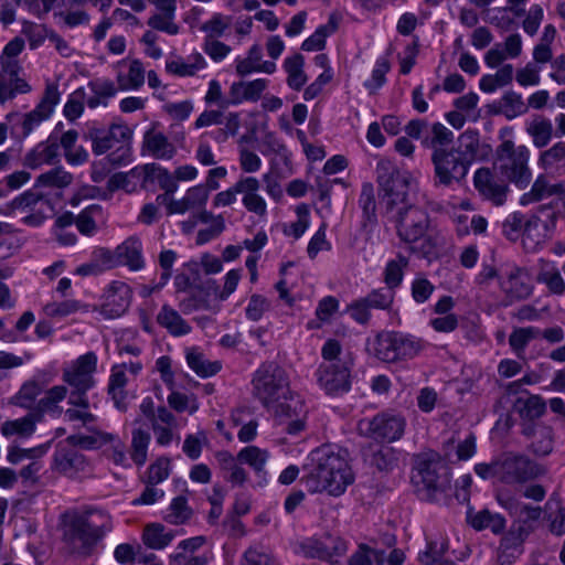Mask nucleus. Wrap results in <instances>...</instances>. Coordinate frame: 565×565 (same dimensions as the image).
Wrapping results in <instances>:
<instances>
[{
  "instance_id": "nucleus-1",
  "label": "nucleus",
  "mask_w": 565,
  "mask_h": 565,
  "mask_svg": "<svg viewBox=\"0 0 565 565\" xmlns=\"http://www.w3.org/2000/svg\"><path fill=\"white\" fill-rule=\"evenodd\" d=\"M311 461L315 466L303 479L311 493L340 497L354 482L355 476L344 450L323 446L311 452Z\"/></svg>"
},
{
  "instance_id": "nucleus-2",
  "label": "nucleus",
  "mask_w": 565,
  "mask_h": 565,
  "mask_svg": "<svg viewBox=\"0 0 565 565\" xmlns=\"http://www.w3.org/2000/svg\"><path fill=\"white\" fill-rule=\"evenodd\" d=\"M479 140L473 134H462L457 147L436 149L431 154L436 185H460L476 160Z\"/></svg>"
},
{
  "instance_id": "nucleus-3",
  "label": "nucleus",
  "mask_w": 565,
  "mask_h": 565,
  "mask_svg": "<svg viewBox=\"0 0 565 565\" xmlns=\"http://www.w3.org/2000/svg\"><path fill=\"white\" fill-rule=\"evenodd\" d=\"M430 221L428 213L415 205L401 207L397 220V234L412 253L427 257L434 250V242L429 235Z\"/></svg>"
},
{
  "instance_id": "nucleus-4",
  "label": "nucleus",
  "mask_w": 565,
  "mask_h": 565,
  "mask_svg": "<svg viewBox=\"0 0 565 565\" xmlns=\"http://www.w3.org/2000/svg\"><path fill=\"white\" fill-rule=\"evenodd\" d=\"M502 232L509 241H519L526 250L536 252L550 238L552 228L534 213L513 212L504 220Z\"/></svg>"
},
{
  "instance_id": "nucleus-5",
  "label": "nucleus",
  "mask_w": 565,
  "mask_h": 565,
  "mask_svg": "<svg viewBox=\"0 0 565 565\" xmlns=\"http://www.w3.org/2000/svg\"><path fill=\"white\" fill-rule=\"evenodd\" d=\"M132 129L122 121H114L106 131L89 132L92 150L95 154L111 151L106 159L113 164H126L130 161V141Z\"/></svg>"
},
{
  "instance_id": "nucleus-6",
  "label": "nucleus",
  "mask_w": 565,
  "mask_h": 565,
  "mask_svg": "<svg viewBox=\"0 0 565 565\" xmlns=\"http://www.w3.org/2000/svg\"><path fill=\"white\" fill-rule=\"evenodd\" d=\"M253 383L256 394L266 405L281 399L285 394L291 391L287 371L275 363L259 367Z\"/></svg>"
},
{
  "instance_id": "nucleus-7",
  "label": "nucleus",
  "mask_w": 565,
  "mask_h": 565,
  "mask_svg": "<svg viewBox=\"0 0 565 565\" xmlns=\"http://www.w3.org/2000/svg\"><path fill=\"white\" fill-rule=\"evenodd\" d=\"M500 168L505 178L519 189L529 185L532 172L529 168L530 150L525 146L514 147L505 141L500 148Z\"/></svg>"
},
{
  "instance_id": "nucleus-8",
  "label": "nucleus",
  "mask_w": 565,
  "mask_h": 565,
  "mask_svg": "<svg viewBox=\"0 0 565 565\" xmlns=\"http://www.w3.org/2000/svg\"><path fill=\"white\" fill-rule=\"evenodd\" d=\"M380 196L391 207H406L416 194L417 183L408 171H394L388 177L379 178Z\"/></svg>"
},
{
  "instance_id": "nucleus-9",
  "label": "nucleus",
  "mask_w": 565,
  "mask_h": 565,
  "mask_svg": "<svg viewBox=\"0 0 565 565\" xmlns=\"http://www.w3.org/2000/svg\"><path fill=\"white\" fill-rule=\"evenodd\" d=\"M412 481L418 492L426 499H431L433 493L447 481V469L435 455L419 456L413 470Z\"/></svg>"
},
{
  "instance_id": "nucleus-10",
  "label": "nucleus",
  "mask_w": 565,
  "mask_h": 565,
  "mask_svg": "<svg viewBox=\"0 0 565 565\" xmlns=\"http://www.w3.org/2000/svg\"><path fill=\"white\" fill-rule=\"evenodd\" d=\"M274 404H276L274 411L276 422L288 434L297 435L305 429L308 412L305 399L299 393L290 391Z\"/></svg>"
},
{
  "instance_id": "nucleus-11",
  "label": "nucleus",
  "mask_w": 565,
  "mask_h": 565,
  "mask_svg": "<svg viewBox=\"0 0 565 565\" xmlns=\"http://www.w3.org/2000/svg\"><path fill=\"white\" fill-rule=\"evenodd\" d=\"M405 426L404 417L386 412L372 418L361 419L358 423V430L361 435L374 439L395 441L403 436Z\"/></svg>"
},
{
  "instance_id": "nucleus-12",
  "label": "nucleus",
  "mask_w": 565,
  "mask_h": 565,
  "mask_svg": "<svg viewBox=\"0 0 565 565\" xmlns=\"http://www.w3.org/2000/svg\"><path fill=\"white\" fill-rule=\"evenodd\" d=\"M299 548L306 557L334 562L347 552L348 547L341 537L323 534L303 540Z\"/></svg>"
},
{
  "instance_id": "nucleus-13",
  "label": "nucleus",
  "mask_w": 565,
  "mask_h": 565,
  "mask_svg": "<svg viewBox=\"0 0 565 565\" xmlns=\"http://www.w3.org/2000/svg\"><path fill=\"white\" fill-rule=\"evenodd\" d=\"M352 362L321 363L317 380L327 394L337 395L350 388V370Z\"/></svg>"
},
{
  "instance_id": "nucleus-14",
  "label": "nucleus",
  "mask_w": 565,
  "mask_h": 565,
  "mask_svg": "<svg viewBox=\"0 0 565 565\" xmlns=\"http://www.w3.org/2000/svg\"><path fill=\"white\" fill-rule=\"evenodd\" d=\"M96 365L97 356L94 353L81 355L64 369L63 380L77 391H88L94 385Z\"/></svg>"
},
{
  "instance_id": "nucleus-15",
  "label": "nucleus",
  "mask_w": 565,
  "mask_h": 565,
  "mask_svg": "<svg viewBox=\"0 0 565 565\" xmlns=\"http://www.w3.org/2000/svg\"><path fill=\"white\" fill-rule=\"evenodd\" d=\"M260 182L254 177H244L237 181V191L242 194V204L249 212L265 220L267 217L266 200L259 194Z\"/></svg>"
},
{
  "instance_id": "nucleus-16",
  "label": "nucleus",
  "mask_w": 565,
  "mask_h": 565,
  "mask_svg": "<svg viewBox=\"0 0 565 565\" xmlns=\"http://www.w3.org/2000/svg\"><path fill=\"white\" fill-rule=\"evenodd\" d=\"M131 297V289L126 282H113L105 292L103 315L109 319L120 317L129 307Z\"/></svg>"
},
{
  "instance_id": "nucleus-17",
  "label": "nucleus",
  "mask_w": 565,
  "mask_h": 565,
  "mask_svg": "<svg viewBox=\"0 0 565 565\" xmlns=\"http://www.w3.org/2000/svg\"><path fill=\"white\" fill-rule=\"evenodd\" d=\"M497 499L503 509L518 519V522L520 523L518 529L526 530L531 526L532 531L534 530L533 523L537 522L542 516L541 507L519 502L503 493H498Z\"/></svg>"
},
{
  "instance_id": "nucleus-18",
  "label": "nucleus",
  "mask_w": 565,
  "mask_h": 565,
  "mask_svg": "<svg viewBox=\"0 0 565 565\" xmlns=\"http://www.w3.org/2000/svg\"><path fill=\"white\" fill-rule=\"evenodd\" d=\"M142 152L156 159L170 160L177 153V148L162 131L157 129V125H152L143 135Z\"/></svg>"
},
{
  "instance_id": "nucleus-19",
  "label": "nucleus",
  "mask_w": 565,
  "mask_h": 565,
  "mask_svg": "<svg viewBox=\"0 0 565 565\" xmlns=\"http://www.w3.org/2000/svg\"><path fill=\"white\" fill-rule=\"evenodd\" d=\"M115 70L117 85L121 90L137 89L145 82V70L137 60H121L116 63Z\"/></svg>"
},
{
  "instance_id": "nucleus-20",
  "label": "nucleus",
  "mask_w": 565,
  "mask_h": 565,
  "mask_svg": "<svg viewBox=\"0 0 565 565\" xmlns=\"http://www.w3.org/2000/svg\"><path fill=\"white\" fill-rule=\"evenodd\" d=\"M207 63L203 55L193 52L185 57L174 56L166 61V71L169 74L179 77L194 76L198 72L204 70Z\"/></svg>"
},
{
  "instance_id": "nucleus-21",
  "label": "nucleus",
  "mask_w": 565,
  "mask_h": 565,
  "mask_svg": "<svg viewBox=\"0 0 565 565\" xmlns=\"http://www.w3.org/2000/svg\"><path fill=\"white\" fill-rule=\"evenodd\" d=\"M22 68L0 70V103L12 99L18 94H26L31 92L29 83L19 76Z\"/></svg>"
},
{
  "instance_id": "nucleus-22",
  "label": "nucleus",
  "mask_w": 565,
  "mask_h": 565,
  "mask_svg": "<svg viewBox=\"0 0 565 565\" xmlns=\"http://www.w3.org/2000/svg\"><path fill=\"white\" fill-rule=\"evenodd\" d=\"M266 78H256L248 82H235L230 87L232 105H238L244 102H256L268 86Z\"/></svg>"
},
{
  "instance_id": "nucleus-23",
  "label": "nucleus",
  "mask_w": 565,
  "mask_h": 565,
  "mask_svg": "<svg viewBox=\"0 0 565 565\" xmlns=\"http://www.w3.org/2000/svg\"><path fill=\"white\" fill-rule=\"evenodd\" d=\"M531 532V526L526 530L516 529L502 539L498 556L500 565H510L522 553V544Z\"/></svg>"
},
{
  "instance_id": "nucleus-24",
  "label": "nucleus",
  "mask_w": 565,
  "mask_h": 565,
  "mask_svg": "<svg viewBox=\"0 0 565 565\" xmlns=\"http://www.w3.org/2000/svg\"><path fill=\"white\" fill-rule=\"evenodd\" d=\"M306 61L300 53H294L285 57L282 70L286 73V83L294 90L303 88L308 81L305 71Z\"/></svg>"
},
{
  "instance_id": "nucleus-25",
  "label": "nucleus",
  "mask_w": 565,
  "mask_h": 565,
  "mask_svg": "<svg viewBox=\"0 0 565 565\" xmlns=\"http://www.w3.org/2000/svg\"><path fill=\"white\" fill-rule=\"evenodd\" d=\"M501 287L504 292L515 299L529 297L533 289L530 275L519 268L512 270L508 277L501 281Z\"/></svg>"
},
{
  "instance_id": "nucleus-26",
  "label": "nucleus",
  "mask_w": 565,
  "mask_h": 565,
  "mask_svg": "<svg viewBox=\"0 0 565 565\" xmlns=\"http://www.w3.org/2000/svg\"><path fill=\"white\" fill-rule=\"evenodd\" d=\"M396 333L383 332L370 339L367 350L384 362L397 361Z\"/></svg>"
},
{
  "instance_id": "nucleus-27",
  "label": "nucleus",
  "mask_w": 565,
  "mask_h": 565,
  "mask_svg": "<svg viewBox=\"0 0 565 565\" xmlns=\"http://www.w3.org/2000/svg\"><path fill=\"white\" fill-rule=\"evenodd\" d=\"M177 533L161 523H149L145 526L141 540L151 550H163L171 544Z\"/></svg>"
},
{
  "instance_id": "nucleus-28",
  "label": "nucleus",
  "mask_w": 565,
  "mask_h": 565,
  "mask_svg": "<svg viewBox=\"0 0 565 565\" xmlns=\"http://www.w3.org/2000/svg\"><path fill=\"white\" fill-rule=\"evenodd\" d=\"M473 183L476 189L484 198L492 200L498 205L503 203L505 194L504 188L493 181L489 169H478L473 175Z\"/></svg>"
},
{
  "instance_id": "nucleus-29",
  "label": "nucleus",
  "mask_w": 565,
  "mask_h": 565,
  "mask_svg": "<svg viewBox=\"0 0 565 565\" xmlns=\"http://www.w3.org/2000/svg\"><path fill=\"white\" fill-rule=\"evenodd\" d=\"M90 306L76 299H65L61 301H50L42 308L45 317L51 319H64L77 312H88Z\"/></svg>"
},
{
  "instance_id": "nucleus-30",
  "label": "nucleus",
  "mask_w": 565,
  "mask_h": 565,
  "mask_svg": "<svg viewBox=\"0 0 565 565\" xmlns=\"http://www.w3.org/2000/svg\"><path fill=\"white\" fill-rule=\"evenodd\" d=\"M204 543V539L201 536L191 537L188 540H183L178 544L177 552L170 555L172 562H177L178 564L181 561H184L182 565H206L207 557L204 555L191 556L188 554H192L198 548H200Z\"/></svg>"
},
{
  "instance_id": "nucleus-31",
  "label": "nucleus",
  "mask_w": 565,
  "mask_h": 565,
  "mask_svg": "<svg viewBox=\"0 0 565 565\" xmlns=\"http://www.w3.org/2000/svg\"><path fill=\"white\" fill-rule=\"evenodd\" d=\"M50 117L51 116L47 113L36 106L32 111L24 115L10 113L6 116V120L12 124V135L15 134V124L19 122L22 128V137H26Z\"/></svg>"
},
{
  "instance_id": "nucleus-32",
  "label": "nucleus",
  "mask_w": 565,
  "mask_h": 565,
  "mask_svg": "<svg viewBox=\"0 0 565 565\" xmlns=\"http://www.w3.org/2000/svg\"><path fill=\"white\" fill-rule=\"evenodd\" d=\"M339 21L337 14H331L326 24L318 26L316 31L302 42L301 49L306 52L323 50L327 39L338 30Z\"/></svg>"
},
{
  "instance_id": "nucleus-33",
  "label": "nucleus",
  "mask_w": 565,
  "mask_h": 565,
  "mask_svg": "<svg viewBox=\"0 0 565 565\" xmlns=\"http://www.w3.org/2000/svg\"><path fill=\"white\" fill-rule=\"evenodd\" d=\"M296 221L284 223L281 232L285 236L294 239L301 238L311 225V212L307 204L300 203L295 206Z\"/></svg>"
},
{
  "instance_id": "nucleus-34",
  "label": "nucleus",
  "mask_w": 565,
  "mask_h": 565,
  "mask_svg": "<svg viewBox=\"0 0 565 565\" xmlns=\"http://www.w3.org/2000/svg\"><path fill=\"white\" fill-rule=\"evenodd\" d=\"M116 256L120 264L131 270H139L143 266L141 243L137 238H128L116 249Z\"/></svg>"
},
{
  "instance_id": "nucleus-35",
  "label": "nucleus",
  "mask_w": 565,
  "mask_h": 565,
  "mask_svg": "<svg viewBox=\"0 0 565 565\" xmlns=\"http://www.w3.org/2000/svg\"><path fill=\"white\" fill-rule=\"evenodd\" d=\"M104 221L103 209L97 204H92L78 214L75 224L81 234L93 236L97 232L98 225Z\"/></svg>"
},
{
  "instance_id": "nucleus-36",
  "label": "nucleus",
  "mask_w": 565,
  "mask_h": 565,
  "mask_svg": "<svg viewBox=\"0 0 565 565\" xmlns=\"http://www.w3.org/2000/svg\"><path fill=\"white\" fill-rule=\"evenodd\" d=\"M501 467L500 480L508 483L524 482L534 477L533 473H527L525 468L529 465L521 458H507L499 461ZM537 473H535L536 476Z\"/></svg>"
},
{
  "instance_id": "nucleus-37",
  "label": "nucleus",
  "mask_w": 565,
  "mask_h": 565,
  "mask_svg": "<svg viewBox=\"0 0 565 565\" xmlns=\"http://www.w3.org/2000/svg\"><path fill=\"white\" fill-rule=\"evenodd\" d=\"M174 416L167 408H159L152 422L156 441L161 446H168L172 441V426Z\"/></svg>"
},
{
  "instance_id": "nucleus-38",
  "label": "nucleus",
  "mask_w": 565,
  "mask_h": 565,
  "mask_svg": "<svg viewBox=\"0 0 565 565\" xmlns=\"http://www.w3.org/2000/svg\"><path fill=\"white\" fill-rule=\"evenodd\" d=\"M185 359L188 366L200 377L213 376L221 370L220 362L206 360L195 348L186 350Z\"/></svg>"
},
{
  "instance_id": "nucleus-39",
  "label": "nucleus",
  "mask_w": 565,
  "mask_h": 565,
  "mask_svg": "<svg viewBox=\"0 0 565 565\" xmlns=\"http://www.w3.org/2000/svg\"><path fill=\"white\" fill-rule=\"evenodd\" d=\"M158 323L166 328L169 333L175 337L184 335L190 332L191 327L172 308L163 306L157 316Z\"/></svg>"
},
{
  "instance_id": "nucleus-40",
  "label": "nucleus",
  "mask_w": 565,
  "mask_h": 565,
  "mask_svg": "<svg viewBox=\"0 0 565 565\" xmlns=\"http://www.w3.org/2000/svg\"><path fill=\"white\" fill-rule=\"evenodd\" d=\"M126 369L127 363H122L121 365H115L111 369V374L109 379V393L115 402L116 407L119 409L126 408V393L124 391V387L127 383Z\"/></svg>"
},
{
  "instance_id": "nucleus-41",
  "label": "nucleus",
  "mask_w": 565,
  "mask_h": 565,
  "mask_svg": "<svg viewBox=\"0 0 565 565\" xmlns=\"http://www.w3.org/2000/svg\"><path fill=\"white\" fill-rule=\"evenodd\" d=\"M513 79L512 65H504L494 74H487L480 78L479 88L487 94H492L497 89L509 85Z\"/></svg>"
},
{
  "instance_id": "nucleus-42",
  "label": "nucleus",
  "mask_w": 565,
  "mask_h": 565,
  "mask_svg": "<svg viewBox=\"0 0 565 565\" xmlns=\"http://www.w3.org/2000/svg\"><path fill=\"white\" fill-rule=\"evenodd\" d=\"M67 394V390L63 385H56L51 387L45 395L40 399L38 405V412L40 414H49L53 417H57L62 413V408L58 406Z\"/></svg>"
},
{
  "instance_id": "nucleus-43",
  "label": "nucleus",
  "mask_w": 565,
  "mask_h": 565,
  "mask_svg": "<svg viewBox=\"0 0 565 565\" xmlns=\"http://www.w3.org/2000/svg\"><path fill=\"white\" fill-rule=\"evenodd\" d=\"M237 462L249 466L255 472H262L269 459V452L257 446L242 448L237 456Z\"/></svg>"
},
{
  "instance_id": "nucleus-44",
  "label": "nucleus",
  "mask_w": 565,
  "mask_h": 565,
  "mask_svg": "<svg viewBox=\"0 0 565 565\" xmlns=\"http://www.w3.org/2000/svg\"><path fill=\"white\" fill-rule=\"evenodd\" d=\"M147 179L156 182L162 190L163 194H173L178 190V183L174 174H171L168 169L158 164H147L145 167Z\"/></svg>"
},
{
  "instance_id": "nucleus-45",
  "label": "nucleus",
  "mask_w": 565,
  "mask_h": 565,
  "mask_svg": "<svg viewBox=\"0 0 565 565\" xmlns=\"http://www.w3.org/2000/svg\"><path fill=\"white\" fill-rule=\"evenodd\" d=\"M86 391H74L70 395L68 403L77 408H70L66 416L70 420H81L84 424H89L94 420V416L88 412V399L85 395Z\"/></svg>"
},
{
  "instance_id": "nucleus-46",
  "label": "nucleus",
  "mask_w": 565,
  "mask_h": 565,
  "mask_svg": "<svg viewBox=\"0 0 565 565\" xmlns=\"http://www.w3.org/2000/svg\"><path fill=\"white\" fill-rule=\"evenodd\" d=\"M540 266L537 279L544 282L552 292L563 295L565 292V281L555 265L540 260Z\"/></svg>"
},
{
  "instance_id": "nucleus-47",
  "label": "nucleus",
  "mask_w": 565,
  "mask_h": 565,
  "mask_svg": "<svg viewBox=\"0 0 565 565\" xmlns=\"http://www.w3.org/2000/svg\"><path fill=\"white\" fill-rule=\"evenodd\" d=\"M1 434L4 437H30L35 431V419L32 415L7 420L1 425Z\"/></svg>"
},
{
  "instance_id": "nucleus-48",
  "label": "nucleus",
  "mask_w": 565,
  "mask_h": 565,
  "mask_svg": "<svg viewBox=\"0 0 565 565\" xmlns=\"http://www.w3.org/2000/svg\"><path fill=\"white\" fill-rule=\"evenodd\" d=\"M232 25V17L221 12H214L201 28L205 39H218L225 35Z\"/></svg>"
},
{
  "instance_id": "nucleus-49",
  "label": "nucleus",
  "mask_w": 565,
  "mask_h": 565,
  "mask_svg": "<svg viewBox=\"0 0 565 565\" xmlns=\"http://www.w3.org/2000/svg\"><path fill=\"white\" fill-rule=\"evenodd\" d=\"M408 265V259L398 254L396 258L386 263L384 268V282L390 289L397 288L404 278V269Z\"/></svg>"
},
{
  "instance_id": "nucleus-50",
  "label": "nucleus",
  "mask_w": 565,
  "mask_h": 565,
  "mask_svg": "<svg viewBox=\"0 0 565 565\" xmlns=\"http://www.w3.org/2000/svg\"><path fill=\"white\" fill-rule=\"evenodd\" d=\"M557 192H559V186L558 185H551V184H548V182L545 179V177L540 175V177H537V179L533 183L531 191L527 192V193H524L520 198V203L522 205H527V204H531L533 202L541 201V200H543L545 198H548V196H551V195H553L554 193H557Z\"/></svg>"
},
{
  "instance_id": "nucleus-51",
  "label": "nucleus",
  "mask_w": 565,
  "mask_h": 565,
  "mask_svg": "<svg viewBox=\"0 0 565 565\" xmlns=\"http://www.w3.org/2000/svg\"><path fill=\"white\" fill-rule=\"evenodd\" d=\"M527 132L532 136L536 147L546 146L553 135V126L550 119L535 117L527 124Z\"/></svg>"
},
{
  "instance_id": "nucleus-52",
  "label": "nucleus",
  "mask_w": 565,
  "mask_h": 565,
  "mask_svg": "<svg viewBox=\"0 0 565 565\" xmlns=\"http://www.w3.org/2000/svg\"><path fill=\"white\" fill-rule=\"evenodd\" d=\"M543 169L552 172L565 170V143L557 142L540 157Z\"/></svg>"
},
{
  "instance_id": "nucleus-53",
  "label": "nucleus",
  "mask_w": 565,
  "mask_h": 565,
  "mask_svg": "<svg viewBox=\"0 0 565 565\" xmlns=\"http://www.w3.org/2000/svg\"><path fill=\"white\" fill-rule=\"evenodd\" d=\"M56 156L54 145L39 143L24 158V164L31 169H38L43 164H49Z\"/></svg>"
},
{
  "instance_id": "nucleus-54",
  "label": "nucleus",
  "mask_w": 565,
  "mask_h": 565,
  "mask_svg": "<svg viewBox=\"0 0 565 565\" xmlns=\"http://www.w3.org/2000/svg\"><path fill=\"white\" fill-rule=\"evenodd\" d=\"M72 182V174L63 169H54L49 172L42 173L35 180L34 188H55L63 189Z\"/></svg>"
},
{
  "instance_id": "nucleus-55",
  "label": "nucleus",
  "mask_w": 565,
  "mask_h": 565,
  "mask_svg": "<svg viewBox=\"0 0 565 565\" xmlns=\"http://www.w3.org/2000/svg\"><path fill=\"white\" fill-rule=\"evenodd\" d=\"M452 139L454 134L450 129L440 122H435L430 128V136H426L422 143L435 151L436 149H444L443 147L451 143Z\"/></svg>"
},
{
  "instance_id": "nucleus-56",
  "label": "nucleus",
  "mask_w": 565,
  "mask_h": 565,
  "mask_svg": "<svg viewBox=\"0 0 565 565\" xmlns=\"http://www.w3.org/2000/svg\"><path fill=\"white\" fill-rule=\"evenodd\" d=\"M190 516L191 509L188 505L186 499L178 497L171 501L164 514V520L170 524L180 525L185 523Z\"/></svg>"
},
{
  "instance_id": "nucleus-57",
  "label": "nucleus",
  "mask_w": 565,
  "mask_h": 565,
  "mask_svg": "<svg viewBox=\"0 0 565 565\" xmlns=\"http://www.w3.org/2000/svg\"><path fill=\"white\" fill-rule=\"evenodd\" d=\"M168 404L178 413L194 414L199 409V402L194 394L172 391L168 396Z\"/></svg>"
},
{
  "instance_id": "nucleus-58",
  "label": "nucleus",
  "mask_w": 565,
  "mask_h": 565,
  "mask_svg": "<svg viewBox=\"0 0 565 565\" xmlns=\"http://www.w3.org/2000/svg\"><path fill=\"white\" fill-rule=\"evenodd\" d=\"M49 445H40L33 448H20L10 446L7 452V460L12 465H18L23 460H34L44 456L49 450Z\"/></svg>"
},
{
  "instance_id": "nucleus-59",
  "label": "nucleus",
  "mask_w": 565,
  "mask_h": 565,
  "mask_svg": "<svg viewBox=\"0 0 565 565\" xmlns=\"http://www.w3.org/2000/svg\"><path fill=\"white\" fill-rule=\"evenodd\" d=\"M390 71V63L387 58L380 57L375 61L370 77L364 82V87L370 93H375L385 83L386 74Z\"/></svg>"
},
{
  "instance_id": "nucleus-60",
  "label": "nucleus",
  "mask_w": 565,
  "mask_h": 565,
  "mask_svg": "<svg viewBox=\"0 0 565 565\" xmlns=\"http://www.w3.org/2000/svg\"><path fill=\"white\" fill-rule=\"evenodd\" d=\"M24 49V41L20 38H14L3 47L0 55V66L6 68H21L17 57Z\"/></svg>"
},
{
  "instance_id": "nucleus-61",
  "label": "nucleus",
  "mask_w": 565,
  "mask_h": 565,
  "mask_svg": "<svg viewBox=\"0 0 565 565\" xmlns=\"http://www.w3.org/2000/svg\"><path fill=\"white\" fill-rule=\"evenodd\" d=\"M541 334L540 330L535 327L519 328L513 330L510 335L509 343L513 351L518 354L523 352L525 347Z\"/></svg>"
},
{
  "instance_id": "nucleus-62",
  "label": "nucleus",
  "mask_w": 565,
  "mask_h": 565,
  "mask_svg": "<svg viewBox=\"0 0 565 565\" xmlns=\"http://www.w3.org/2000/svg\"><path fill=\"white\" fill-rule=\"evenodd\" d=\"M150 436L142 430H135L131 440V458L136 465L142 466L147 460Z\"/></svg>"
},
{
  "instance_id": "nucleus-63",
  "label": "nucleus",
  "mask_w": 565,
  "mask_h": 565,
  "mask_svg": "<svg viewBox=\"0 0 565 565\" xmlns=\"http://www.w3.org/2000/svg\"><path fill=\"white\" fill-rule=\"evenodd\" d=\"M383 552L373 550L365 544H361L349 559V565H381L383 563Z\"/></svg>"
},
{
  "instance_id": "nucleus-64",
  "label": "nucleus",
  "mask_w": 565,
  "mask_h": 565,
  "mask_svg": "<svg viewBox=\"0 0 565 565\" xmlns=\"http://www.w3.org/2000/svg\"><path fill=\"white\" fill-rule=\"evenodd\" d=\"M331 249V243L327 238V223H322L310 238L307 246L309 258L315 259L319 253Z\"/></svg>"
}]
</instances>
